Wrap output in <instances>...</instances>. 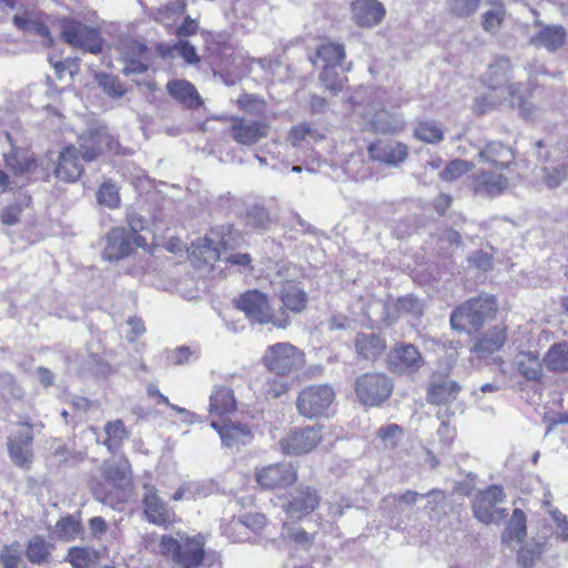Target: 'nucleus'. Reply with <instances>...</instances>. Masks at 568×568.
<instances>
[{
  "label": "nucleus",
  "instance_id": "f257e3e1",
  "mask_svg": "<svg viewBox=\"0 0 568 568\" xmlns=\"http://www.w3.org/2000/svg\"><path fill=\"white\" fill-rule=\"evenodd\" d=\"M488 92L476 100L477 110L486 113L498 105L518 109L526 118L534 112L527 85L514 81L513 65L507 58H498L488 65L484 75Z\"/></svg>",
  "mask_w": 568,
  "mask_h": 568
},
{
  "label": "nucleus",
  "instance_id": "f03ea898",
  "mask_svg": "<svg viewBox=\"0 0 568 568\" xmlns=\"http://www.w3.org/2000/svg\"><path fill=\"white\" fill-rule=\"evenodd\" d=\"M496 312L495 297L483 293L464 302L452 312L450 326L459 333L478 331Z\"/></svg>",
  "mask_w": 568,
  "mask_h": 568
},
{
  "label": "nucleus",
  "instance_id": "7ed1b4c3",
  "mask_svg": "<svg viewBox=\"0 0 568 568\" xmlns=\"http://www.w3.org/2000/svg\"><path fill=\"white\" fill-rule=\"evenodd\" d=\"M205 541L202 536L175 539L172 536H163L160 549L170 561L172 568H199L202 566L205 555Z\"/></svg>",
  "mask_w": 568,
  "mask_h": 568
},
{
  "label": "nucleus",
  "instance_id": "20e7f679",
  "mask_svg": "<svg viewBox=\"0 0 568 568\" xmlns=\"http://www.w3.org/2000/svg\"><path fill=\"white\" fill-rule=\"evenodd\" d=\"M235 306L252 322L272 323L277 328H286L290 325V318L284 316V313L278 318L274 316L267 295L258 290H251L240 295L235 300Z\"/></svg>",
  "mask_w": 568,
  "mask_h": 568
},
{
  "label": "nucleus",
  "instance_id": "39448f33",
  "mask_svg": "<svg viewBox=\"0 0 568 568\" xmlns=\"http://www.w3.org/2000/svg\"><path fill=\"white\" fill-rule=\"evenodd\" d=\"M264 365L277 376H286L304 366V353L291 343H276L266 348Z\"/></svg>",
  "mask_w": 568,
  "mask_h": 568
},
{
  "label": "nucleus",
  "instance_id": "423d86ee",
  "mask_svg": "<svg viewBox=\"0 0 568 568\" xmlns=\"http://www.w3.org/2000/svg\"><path fill=\"white\" fill-rule=\"evenodd\" d=\"M334 399L335 392L329 385H311L300 392L296 408L306 418L327 416Z\"/></svg>",
  "mask_w": 568,
  "mask_h": 568
},
{
  "label": "nucleus",
  "instance_id": "0eeeda50",
  "mask_svg": "<svg viewBox=\"0 0 568 568\" xmlns=\"http://www.w3.org/2000/svg\"><path fill=\"white\" fill-rule=\"evenodd\" d=\"M392 379L382 373H365L355 381V394L358 400L366 406H379L393 393Z\"/></svg>",
  "mask_w": 568,
  "mask_h": 568
},
{
  "label": "nucleus",
  "instance_id": "6e6552de",
  "mask_svg": "<svg viewBox=\"0 0 568 568\" xmlns=\"http://www.w3.org/2000/svg\"><path fill=\"white\" fill-rule=\"evenodd\" d=\"M506 494L504 488L491 485L487 489L477 493L471 501L474 517L483 524H500L506 517L505 508H497L496 505L504 503Z\"/></svg>",
  "mask_w": 568,
  "mask_h": 568
},
{
  "label": "nucleus",
  "instance_id": "1a4fd4ad",
  "mask_svg": "<svg viewBox=\"0 0 568 568\" xmlns=\"http://www.w3.org/2000/svg\"><path fill=\"white\" fill-rule=\"evenodd\" d=\"M61 37L72 48L92 54H99L103 50V40L99 30L74 19L61 21Z\"/></svg>",
  "mask_w": 568,
  "mask_h": 568
},
{
  "label": "nucleus",
  "instance_id": "9d476101",
  "mask_svg": "<svg viewBox=\"0 0 568 568\" xmlns=\"http://www.w3.org/2000/svg\"><path fill=\"white\" fill-rule=\"evenodd\" d=\"M233 247V236L229 232L224 234V227L221 230H212L209 235L192 242L187 252L194 258L211 264L217 260H222L225 251Z\"/></svg>",
  "mask_w": 568,
  "mask_h": 568
},
{
  "label": "nucleus",
  "instance_id": "9b49d317",
  "mask_svg": "<svg viewBox=\"0 0 568 568\" xmlns=\"http://www.w3.org/2000/svg\"><path fill=\"white\" fill-rule=\"evenodd\" d=\"M145 243L141 235H136V227L132 230L114 227L106 235V244L103 250V257L108 261H118L128 256L133 245L140 246Z\"/></svg>",
  "mask_w": 568,
  "mask_h": 568
},
{
  "label": "nucleus",
  "instance_id": "f8f14e48",
  "mask_svg": "<svg viewBox=\"0 0 568 568\" xmlns=\"http://www.w3.org/2000/svg\"><path fill=\"white\" fill-rule=\"evenodd\" d=\"M322 439V428L318 426H308L305 428H295L283 436L280 440V447L286 455H302L314 449Z\"/></svg>",
  "mask_w": 568,
  "mask_h": 568
},
{
  "label": "nucleus",
  "instance_id": "ddd939ff",
  "mask_svg": "<svg viewBox=\"0 0 568 568\" xmlns=\"http://www.w3.org/2000/svg\"><path fill=\"white\" fill-rule=\"evenodd\" d=\"M33 430L32 424L21 423V429L8 437L7 446L10 459L20 468H29L32 464Z\"/></svg>",
  "mask_w": 568,
  "mask_h": 568
},
{
  "label": "nucleus",
  "instance_id": "4468645a",
  "mask_svg": "<svg viewBox=\"0 0 568 568\" xmlns=\"http://www.w3.org/2000/svg\"><path fill=\"white\" fill-rule=\"evenodd\" d=\"M255 478L265 489L285 488L296 481L297 470L291 463H276L257 468Z\"/></svg>",
  "mask_w": 568,
  "mask_h": 568
},
{
  "label": "nucleus",
  "instance_id": "2eb2a0df",
  "mask_svg": "<svg viewBox=\"0 0 568 568\" xmlns=\"http://www.w3.org/2000/svg\"><path fill=\"white\" fill-rule=\"evenodd\" d=\"M388 368L395 374L417 372L424 364L419 351L413 344L398 343L388 353Z\"/></svg>",
  "mask_w": 568,
  "mask_h": 568
},
{
  "label": "nucleus",
  "instance_id": "dca6fc26",
  "mask_svg": "<svg viewBox=\"0 0 568 568\" xmlns=\"http://www.w3.org/2000/svg\"><path fill=\"white\" fill-rule=\"evenodd\" d=\"M78 143L84 161H93L112 149L113 139L104 126H92L82 132Z\"/></svg>",
  "mask_w": 568,
  "mask_h": 568
},
{
  "label": "nucleus",
  "instance_id": "f3484780",
  "mask_svg": "<svg viewBox=\"0 0 568 568\" xmlns=\"http://www.w3.org/2000/svg\"><path fill=\"white\" fill-rule=\"evenodd\" d=\"M143 506L146 519L156 526H169L174 521V513L168 503L161 499L154 486H143Z\"/></svg>",
  "mask_w": 568,
  "mask_h": 568
},
{
  "label": "nucleus",
  "instance_id": "a211bd4d",
  "mask_svg": "<svg viewBox=\"0 0 568 568\" xmlns=\"http://www.w3.org/2000/svg\"><path fill=\"white\" fill-rule=\"evenodd\" d=\"M270 126L264 121H250L241 118L232 120L230 133L242 145H253L268 134Z\"/></svg>",
  "mask_w": 568,
  "mask_h": 568
},
{
  "label": "nucleus",
  "instance_id": "6ab92c4d",
  "mask_svg": "<svg viewBox=\"0 0 568 568\" xmlns=\"http://www.w3.org/2000/svg\"><path fill=\"white\" fill-rule=\"evenodd\" d=\"M211 427L219 433L222 444L231 449H239L241 446L250 444L254 437L251 427L240 422L230 420L220 424L212 420Z\"/></svg>",
  "mask_w": 568,
  "mask_h": 568
},
{
  "label": "nucleus",
  "instance_id": "aec40b11",
  "mask_svg": "<svg viewBox=\"0 0 568 568\" xmlns=\"http://www.w3.org/2000/svg\"><path fill=\"white\" fill-rule=\"evenodd\" d=\"M83 172V165L78 156V150L74 145L65 146L58 156L54 168V175L62 182H75Z\"/></svg>",
  "mask_w": 568,
  "mask_h": 568
},
{
  "label": "nucleus",
  "instance_id": "412c9836",
  "mask_svg": "<svg viewBox=\"0 0 568 568\" xmlns=\"http://www.w3.org/2000/svg\"><path fill=\"white\" fill-rule=\"evenodd\" d=\"M385 8L377 0H355L352 2V19L362 28H372L385 17Z\"/></svg>",
  "mask_w": 568,
  "mask_h": 568
},
{
  "label": "nucleus",
  "instance_id": "4be33fe9",
  "mask_svg": "<svg viewBox=\"0 0 568 568\" xmlns=\"http://www.w3.org/2000/svg\"><path fill=\"white\" fill-rule=\"evenodd\" d=\"M14 26L24 32L34 33L52 43L51 33L41 12L34 9L19 10L12 18Z\"/></svg>",
  "mask_w": 568,
  "mask_h": 568
},
{
  "label": "nucleus",
  "instance_id": "5701e85b",
  "mask_svg": "<svg viewBox=\"0 0 568 568\" xmlns=\"http://www.w3.org/2000/svg\"><path fill=\"white\" fill-rule=\"evenodd\" d=\"M369 156L378 162L394 165L404 162L407 158V145L396 141L375 143L368 146Z\"/></svg>",
  "mask_w": 568,
  "mask_h": 568
},
{
  "label": "nucleus",
  "instance_id": "b1692460",
  "mask_svg": "<svg viewBox=\"0 0 568 568\" xmlns=\"http://www.w3.org/2000/svg\"><path fill=\"white\" fill-rule=\"evenodd\" d=\"M320 498L317 493L310 487L301 488L292 495L285 511L291 518H301L316 509Z\"/></svg>",
  "mask_w": 568,
  "mask_h": 568
},
{
  "label": "nucleus",
  "instance_id": "393cba45",
  "mask_svg": "<svg viewBox=\"0 0 568 568\" xmlns=\"http://www.w3.org/2000/svg\"><path fill=\"white\" fill-rule=\"evenodd\" d=\"M508 179L501 173L483 171L474 175V191L480 195H497L508 187Z\"/></svg>",
  "mask_w": 568,
  "mask_h": 568
},
{
  "label": "nucleus",
  "instance_id": "a878e982",
  "mask_svg": "<svg viewBox=\"0 0 568 568\" xmlns=\"http://www.w3.org/2000/svg\"><path fill=\"white\" fill-rule=\"evenodd\" d=\"M355 349L359 357L376 361L386 349V339L375 333H359L355 338Z\"/></svg>",
  "mask_w": 568,
  "mask_h": 568
},
{
  "label": "nucleus",
  "instance_id": "bb28decb",
  "mask_svg": "<svg viewBox=\"0 0 568 568\" xmlns=\"http://www.w3.org/2000/svg\"><path fill=\"white\" fill-rule=\"evenodd\" d=\"M566 36V30L561 26H545L531 38L530 43L536 48L555 52L564 45Z\"/></svg>",
  "mask_w": 568,
  "mask_h": 568
},
{
  "label": "nucleus",
  "instance_id": "cd10ccee",
  "mask_svg": "<svg viewBox=\"0 0 568 568\" xmlns=\"http://www.w3.org/2000/svg\"><path fill=\"white\" fill-rule=\"evenodd\" d=\"M169 94L187 108L195 109L202 104V99L195 87L186 80H172L166 84Z\"/></svg>",
  "mask_w": 568,
  "mask_h": 568
},
{
  "label": "nucleus",
  "instance_id": "c85d7f7f",
  "mask_svg": "<svg viewBox=\"0 0 568 568\" xmlns=\"http://www.w3.org/2000/svg\"><path fill=\"white\" fill-rule=\"evenodd\" d=\"M460 392V386L452 379L433 381L427 389V400L430 404L443 405L455 400Z\"/></svg>",
  "mask_w": 568,
  "mask_h": 568
},
{
  "label": "nucleus",
  "instance_id": "c756f323",
  "mask_svg": "<svg viewBox=\"0 0 568 568\" xmlns=\"http://www.w3.org/2000/svg\"><path fill=\"white\" fill-rule=\"evenodd\" d=\"M278 296L283 303V308L291 312L301 313L306 307V292L292 281H285L282 284L278 291Z\"/></svg>",
  "mask_w": 568,
  "mask_h": 568
},
{
  "label": "nucleus",
  "instance_id": "7c9ffc66",
  "mask_svg": "<svg viewBox=\"0 0 568 568\" xmlns=\"http://www.w3.org/2000/svg\"><path fill=\"white\" fill-rule=\"evenodd\" d=\"M419 498H424V495L410 489L404 491L403 494L389 493L382 498L379 508L384 510L388 517L395 518L403 511L400 508L402 504L412 506L415 505Z\"/></svg>",
  "mask_w": 568,
  "mask_h": 568
},
{
  "label": "nucleus",
  "instance_id": "2f4dec72",
  "mask_svg": "<svg viewBox=\"0 0 568 568\" xmlns=\"http://www.w3.org/2000/svg\"><path fill=\"white\" fill-rule=\"evenodd\" d=\"M236 409L233 390L226 386H215L210 396L209 413L212 416H223Z\"/></svg>",
  "mask_w": 568,
  "mask_h": 568
},
{
  "label": "nucleus",
  "instance_id": "473e14b6",
  "mask_svg": "<svg viewBox=\"0 0 568 568\" xmlns=\"http://www.w3.org/2000/svg\"><path fill=\"white\" fill-rule=\"evenodd\" d=\"M53 548V544L47 541L44 537L36 535L28 540L24 555L33 565H48L51 561Z\"/></svg>",
  "mask_w": 568,
  "mask_h": 568
},
{
  "label": "nucleus",
  "instance_id": "72a5a7b5",
  "mask_svg": "<svg viewBox=\"0 0 568 568\" xmlns=\"http://www.w3.org/2000/svg\"><path fill=\"white\" fill-rule=\"evenodd\" d=\"M506 342V328L504 326H494L479 338L471 351L479 356L490 355L499 351Z\"/></svg>",
  "mask_w": 568,
  "mask_h": 568
},
{
  "label": "nucleus",
  "instance_id": "f704fd0d",
  "mask_svg": "<svg viewBox=\"0 0 568 568\" xmlns=\"http://www.w3.org/2000/svg\"><path fill=\"white\" fill-rule=\"evenodd\" d=\"M371 125L374 132L394 134L405 128V120L399 113L381 109L373 115Z\"/></svg>",
  "mask_w": 568,
  "mask_h": 568
},
{
  "label": "nucleus",
  "instance_id": "c9c22d12",
  "mask_svg": "<svg viewBox=\"0 0 568 568\" xmlns=\"http://www.w3.org/2000/svg\"><path fill=\"white\" fill-rule=\"evenodd\" d=\"M514 363L519 374L527 381L537 382L542 377V364L532 352H520Z\"/></svg>",
  "mask_w": 568,
  "mask_h": 568
},
{
  "label": "nucleus",
  "instance_id": "e433bc0d",
  "mask_svg": "<svg viewBox=\"0 0 568 568\" xmlns=\"http://www.w3.org/2000/svg\"><path fill=\"white\" fill-rule=\"evenodd\" d=\"M479 158L497 168H506L514 159L511 150L500 142H489L479 152Z\"/></svg>",
  "mask_w": 568,
  "mask_h": 568
},
{
  "label": "nucleus",
  "instance_id": "4c0bfd02",
  "mask_svg": "<svg viewBox=\"0 0 568 568\" xmlns=\"http://www.w3.org/2000/svg\"><path fill=\"white\" fill-rule=\"evenodd\" d=\"M544 364L550 372L568 371V342L554 344L546 353Z\"/></svg>",
  "mask_w": 568,
  "mask_h": 568
},
{
  "label": "nucleus",
  "instance_id": "58836bf2",
  "mask_svg": "<svg viewBox=\"0 0 568 568\" xmlns=\"http://www.w3.org/2000/svg\"><path fill=\"white\" fill-rule=\"evenodd\" d=\"M131 468L128 460H120L109 465L104 470V476L114 487L122 490L131 484Z\"/></svg>",
  "mask_w": 568,
  "mask_h": 568
},
{
  "label": "nucleus",
  "instance_id": "ea45409f",
  "mask_svg": "<svg viewBox=\"0 0 568 568\" xmlns=\"http://www.w3.org/2000/svg\"><path fill=\"white\" fill-rule=\"evenodd\" d=\"M526 536V515L521 509L516 508L507 523L503 534L504 542H520Z\"/></svg>",
  "mask_w": 568,
  "mask_h": 568
},
{
  "label": "nucleus",
  "instance_id": "a19ab883",
  "mask_svg": "<svg viewBox=\"0 0 568 568\" xmlns=\"http://www.w3.org/2000/svg\"><path fill=\"white\" fill-rule=\"evenodd\" d=\"M106 438L103 444L110 452H115L129 437V433L121 419L108 422L104 426Z\"/></svg>",
  "mask_w": 568,
  "mask_h": 568
},
{
  "label": "nucleus",
  "instance_id": "79ce46f5",
  "mask_svg": "<svg viewBox=\"0 0 568 568\" xmlns=\"http://www.w3.org/2000/svg\"><path fill=\"white\" fill-rule=\"evenodd\" d=\"M317 57L324 62L323 67H338L341 69L346 53L343 44L324 43L317 49Z\"/></svg>",
  "mask_w": 568,
  "mask_h": 568
},
{
  "label": "nucleus",
  "instance_id": "37998d69",
  "mask_svg": "<svg viewBox=\"0 0 568 568\" xmlns=\"http://www.w3.org/2000/svg\"><path fill=\"white\" fill-rule=\"evenodd\" d=\"M80 519L74 515L62 517L57 521L54 532L60 540H74L81 532Z\"/></svg>",
  "mask_w": 568,
  "mask_h": 568
},
{
  "label": "nucleus",
  "instance_id": "c03bdc74",
  "mask_svg": "<svg viewBox=\"0 0 568 568\" xmlns=\"http://www.w3.org/2000/svg\"><path fill=\"white\" fill-rule=\"evenodd\" d=\"M414 135L426 143L437 144L444 140V131L434 121L419 122L414 130Z\"/></svg>",
  "mask_w": 568,
  "mask_h": 568
},
{
  "label": "nucleus",
  "instance_id": "a18cd8bd",
  "mask_svg": "<svg viewBox=\"0 0 568 568\" xmlns=\"http://www.w3.org/2000/svg\"><path fill=\"white\" fill-rule=\"evenodd\" d=\"M320 80L333 94L339 93L347 81L346 77L338 72V67H323Z\"/></svg>",
  "mask_w": 568,
  "mask_h": 568
},
{
  "label": "nucleus",
  "instance_id": "49530a36",
  "mask_svg": "<svg viewBox=\"0 0 568 568\" xmlns=\"http://www.w3.org/2000/svg\"><path fill=\"white\" fill-rule=\"evenodd\" d=\"M568 162L564 160L556 166L541 169L542 180L549 189L559 186L567 176Z\"/></svg>",
  "mask_w": 568,
  "mask_h": 568
},
{
  "label": "nucleus",
  "instance_id": "de8ad7c7",
  "mask_svg": "<svg viewBox=\"0 0 568 568\" xmlns=\"http://www.w3.org/2000/svg\"><path fill=\"white\" fill-rule=\"evenodd\" d=\"M473 168H474L473 163L465 161V160L457 159V160L450 161L445 166V169L440 172L439 176L443 181L450 182V181H454V180L460 178L465 173L471 171Z\"/></svg>",
  "mask_w": 568,
  "mask_h": 568
},
{
  "label": "nucleus",
  "instance_id": "09e8293b",
  "mask_svg": "<svg viewBox=\"0 0 568 568\" xmlns=\"http://www.w3.org/2000/svg\"><path fill=\"white\" fill-rule=\"evenodd\" d=\"M284 528L286 530L287 538L300 548L308 550L314 544L315 534H310L301 527H290L284 525Z\"/></svg>",
  "mask_w": 568,
  "mask_h": 568
},
{
  "label": "nucleus",
  "instance_id": "8fccbe9b",
  "mask_svg": "<svg viewBox=\"0 0 568 568\" xmlns=\"http://www.w3.org/2000/svg\"><path fill=\"white\" fill-rule=\"evenodd\" d=\"M93 551L89 548L73 547L69 550L67 560L73 568H90L93 562Z\"/></svg>",
  "mask_w": 568,
  "mask_h": 568
},
{
  "label": "nucleus",
  "instance_id": "3c124183",
  "mask_svg": "<svg viewBox=\"0 0 568 568\" xmlns=\"http://www.w3.org/2000/svg\"><path fill=\"white\" fill-rule=\"evenodd\" d=\"M396 310L399 315L419 317L423 314V304L417 297L406 295L397 300Z\"/></svg>",
  "mask_w": 568,
  "mask_h": 568
},
{
  "label": "nucleus",
  "instance_id": "603ef678",
  "mask_svg": "<svg viewBox=\"0 0 568 568\" xmlns=\"http://www.w3.org/2000/svg\"><path fill=\"white\" fill-rule=\"evenodd\" d=\"M97 199L100 204L110 209L118 207L120 196L116 185L109 182L103 183L98 190Z\"/></svg>",
  "mask_w": 568,
  "mask_h": 568
},
{
  "label": "nucleus",
  "instance_id": "864d4df0",
  "mask_svg": "<svg viewBox=\"0 0 568 568\" xmlns=\"http://www.w3.org/2000/svg\"><path fill=\"white\" fill-rule=\"evenodd\" d=\"M378 437L385 448H395L403 437V429L397 424H389L378 429Z\"/></svg>",
  "mask_w": 568,
  "mask_h": 568
},
{
  "label": "nucleus",
  "instance_id": "5fc2aeb1",
  "mask_svg": "<svg viewBox=\"0 0 568 568\" xmlns=\"http://www.w3.org/2000/svg\"><path fill=\"white\" fill-rule=\"evenodd\" d=\"M266 524V518L264 515L255 513V514H245L239 518H233L230 527L240 528L246 527L252 530H260Z\"/></svg>",
  "mask_w": 568,
  "mask_h": 568
},
{
  "label": "nucleus",
  "instance_id": "6e6d98bb",
  "mask_svg": "<svg viewBox=\"0 0 568 568\" xmlns=\"http://www.w3.org/2000/svg\"><path fill=\"white\" fill-rule=\"evenodd\" d=\"M98 81L99 85L109 97L121 98L125 93L120 80L114 75L102 73L98 75Z\"/></svg>",
  "mask_w": 568,
  "mask_h": 568
},
{
  "label": "nucleus",
  "instance_id": "4d7b16f0",
  "mask_svg": "<svg viewBox=\"0 0 568 568\" xmlns=\"http://www.w3.org/2000/svg\"><path fill=\"white\" fill-rule=\"evenodd\" d=\"M121 54L123 59L151 57V50L144 43L130 39L121 43Z\"/></svg>",
  "mask_w": 568,
  "mask_h": 568
},
{
  "label": "nucleus",
  "instance_id": "13d9d810",
  "mask_svg": "<svg viewBox=\"0 0 568 568\" xmlns=\"http://www.w3.org/2000/svg\"><path fill=\"white\" fill-rule=\"evenodd\" d=\"M0 560L3 568H19L21 562L19 545L14 542L4 546L0 552Z\"/></svg>",
  "mask_w": 568,
  "mask_h": 568
},
{
  "label": "nucleus",
  "instance_id": "bf43d9fd",
  "mask_svg": "<svg viewBox=\"0 0 568 568\" xmlns=\"http://www.w3.org/2000/svg\"><path fill=\"white\" fill-rule=\"evenodd\" d=\"M124 65L122 69V72L125 75H132V74H142L144 73L150 63H151V57H143V58H125L123 59Z\"/></svg>",
  "mask_w": 568,
  "mask_h": 568
},
{
  "label": "nucleus",
  "instance_id": "052dcab7",
  "mask_svg": "<svg viewBox=\"0 0 568 568\" xmlns=\"http://www.w3.org/2000/svg\"><path fill=\"white\" fill-rule=\"evenodd\" d=\"M504 8L498 4L484 14L483 28L488 32H495L504 19Z\"/></svg>",
  "mask_w": 568,
  "mask_h": 568
},
{
  "label": "nucleus",
  "instance_id": "680f3d73",
  "mask_svg": "<svg viewBox=\"0 0 568 568\" xmlns=\"http://www.w3.org/2000/svg\"><path fill=\"white\" fill-rule=\"evenodd\" d=\"M480 0H450V10L459 17H469L475 13Z\"/></svg>",
  "mask_w": 568,
  "mask_h": 568
},
{
  "label": "nucleus",
  "instance_id": "e2e57ef3",
  "mask_svg": "<svg viewBox=\"0 0 568 568\" xmlns=\"http://www.w3.org/2000/svg\"><path fill=\"white\" fill-rule=\"evenodd\" d=\"M172 50L182 57L187 63H195L199 61L195 48L186 40L176 42Z\"/></svg>",
  "mask_w": 568,
  "mask_h": 568
},
{
  "label": "nucleus",
  "instance_id": "0e129e2a",
  "mask_svg": "<svg viewBox=\"0 0 568 568\" xmlns=\"http://www.w3.org/2000/svg\"><path fill=\"white\" fill-rule=\"evenodd\" d=\"M541 550L539 546L534 548L524 547L518 552V562L525 567L530 568L534 566L535 561L540 557Z\"/></svg>",
  "mask_w": 568,
  "mask_h": 568
},
{
  "label": "nucleus",
  "instance_id": "69168bd1",
  "mask_svg": "<svg viewBox=\"0 0 568 568\" xmlns=\"http://www.w3.org/2000/svg\"><path fill=\"white\" fill-rule=\"evenodd\" d=\"M424 497H427L428 500L425 505L426 511H436L439 506H443L446 500V495L443 490L439 489H432L427 491L426 494H423Z\"/></svg>",
  "mask_w": 568,
  "mask_h": 568
},
{
  "label": "nucleus",
  "instance_id": "338daca9",
  "mask_svg": "<svg viewBox=\"0 0 568 568\" xmlns=\"http://www.w3.org/2000/svg\"><path fill=\"white\" fill-rule=\"evenodd\" d=\"M468 262L480 271H488L493 267L491 256L484 251H476L468 257Z\"/></svg>",
  "mask_w": 568,
  "mask_h": 568
},
{
  "label": "nucleus",
  "instance_id": "774afa93",
  "mask_svg": "<svg viewBox=\"0 0 568 568\" xmlns=\"http://www.w3.org/2000/svg\"><path fill=\"white\" fill-rule=\"evenodd\" d=\"M314 131L308 123H301L292 128L288 139L294 146L298 145L307 135L313 136Z\"/></svg>",
  "mask_w": 568,
  "mask_h": 568
}]
</instances>
